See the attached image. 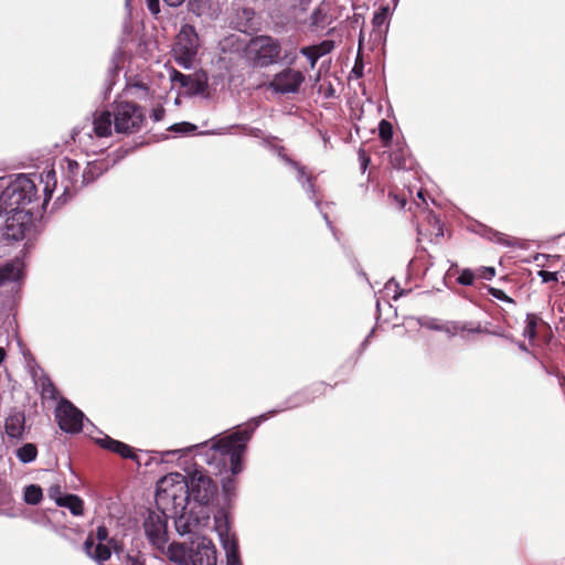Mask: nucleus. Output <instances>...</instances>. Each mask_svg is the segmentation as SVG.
<instances>
[{"label": "nucleus", "mask_w": 565, "mask_h": 565, "mask_svg": "<svg viewBox=\"0 0 565 565\" xmlns=\"http://www.w3.org/2000/svg\"><path fill=\"white\" fill-rule=\"evenodd\" d=\"M252 431L238 430L220 439H212L211 445L201 444L194 448L205 450L200 452L203 460L209 465L214 473H222L230 470L232 475L242 471V456L245 452L246 444L249 440Z\"/></svg>", "instance_id": "nucleus-1"}, {"label": "nucleus", "mask_w": 565, "mask_h": 565, "mask_svg": "<svg viewBox=\"0 0 565 565\" xmlns=\"http://www.w3.org/2000/svg\"><path fill=\"white\" fill-rule=\"evenodd\" d=\"M38 189L35 180L19 174L1 192L0 214H9L20 210H31L33 212L34 203L38 200Z\"/></svg>", "instance_id": "nucleus-2"}, {"label": "nucleus", "mask_w": 565, "mask_h": 565, "mask_svg": "<svg viewBox=\"0 0 565 565\" xmlns=\"http://www.w3.org/2000/svg\"><path fill=\"white\" fill-rule=\"evenodd\" d=\"M156 502L161 510L178 514L189 503L188 479L173 472L161 478L157 483Z\"/></svg>", "instance_id": "nucleus-3"}, {"label": "nucleus", "mask_w": 565, "mask_h": 565, "mask_svg": "<svg viewBox=\"0 0 565 565\" xmlns=\"http://www.w3.org/2000/svg\"><path fill=\"white\" fill-rule=\"evenodd\" d=\"M114 117L110 111H96L92 126L74 130L72 137L85 151L96 153L105 147L103 139L111 136Z\"/></svg>", "instance_id": "nucleus-4"}, {"label": "nucleus", "mask_w": 565, "mask_h": 565, "mask_svg": "<svg viewBox=\"0 0 565 565\" xmlns=\"http://www.w3.org/2000/svg\"><path fill=\"white\" fill-rule=\"evenodd\" d=\"M281 53V47L276 39L267 35L254 38L247 46V56L257 67H265L276 63Z\"/></svg>", "instance_id": "nucleus-5"}, {"label": "nucleus", "mask_w": 565, "mask_h": 565, "mask_svg": "<svg viewBox=\"0 0 565 565\" xmlns=\"http://www.w3.org/2000/svg\"><path fill=\"white\" fill-rule=\"evenodd\" d=\"M114 128L119 134H132L138 131L145 122L142 109L129 102H119L114 111Z\"/></svg>", "instance_id": "nucleus-6"}, {"label": "nucleus", "mask_w": 565, "mask_h": 565, "mask_svg": "<svg viewBox=\"0 0 565 565\" xmlns=\"http://www.w3.org/2000/svg\"><path fill=\"white\" fill-rule=\"evenodd\" d=\"M199 36L195 29L184 24L175 39L173 52L175 61L184 68H190L199 51Z\"/></svg>", "instance_id": "nucleus-7"}, {"label": "nucleus", "mask_w": 565, "mask_h": 565, "mask_svg": "<svg viewBox=\"0 0 565 565\" xmlns=\"http://www.w3.org/2000/svg\"><path fill=\"white\" fill-rule=\"evenodd\" d=\"M189 499L192 498L201 507L209 505L217 493V486L203 471L195 470L188 480Z\"/></svg>", "instance_id": "nucleus-8"}, {"label": "nucleus", "mask_w": 565, "mask_h": 565, "mask_svg": "<svg viewBox=\"0 0 565 565\" xmlns=\"http://www.w3.org/2000/svg\"><path fill=\"white\" fill-rule=\"evenodd\" d=\"M167 510L150 511L145 520L143 527L148 540L158 550L163 551L167 544Z\"/></svg>", "instance_id": "nucleus-9"}, {"label": "nucleus", "mask_w": 565, "mask_h": 565, "mask_svg": "<svg viewBox=\"0 0 565 565\" xmlns=\"http://www.w3.org/2000/svg\"><path fill=\"white\" fill-rule=\"evenodd\" d=\"M174 525L179 534H195L199 533L202 526L209 523V514L204 509H201L198 513L193 511L179 510L178 514H173Z\"/></svg>", "instance_id": "nucleus-10"}, {"label": "nucleus", "mask_w": 565, "mask_h": 565, "mask_svg": "<svg viewBox=\"0 0 565 565\" xmlns=\"http://www.w3.org/2000/svg\"><path fill=\"white\" fill-rule=\"evenodd\" d=\"M4 235L9 239L20 241L30 231L33 221L31 210H20L7 214Z\"/></svg>", "instance_id": "nucleus-11"}, {"label": "nucleus", "mask_w": 565, "mask_h": 565, "mask_svg": "<svg viewBox=\"0 0 565 565\" xmlns=\"http://www.w3.org/2000/svg\"><path fill=\"white\" fill-rule=\"evenodd\" d=\"M58 426L66 433H78L83 426L84 414L68 401H62L55 409Z\"/></svg>", "instance_id": "nucleus-12"}, {"label": "nucleus", "mask_w": 565, "mask_h": 565, "mask_svg": "<svg viewBox=\"0 0 565 565\" xmlns=\"http://www.w3.org/2000/svg\"><path fill=\"white\" fill-rule=\"evenodd\" d=\"M303 82L305 75L301 71L285 68L273 77L269 88L279 94H295Z\"/></svg>", "instance_id": "nucleus-13"}, {"label": "nucleus", "mask_w": 565, "mask_h": 565, "mask_svg": "<svg viewBox=\"0 0 565 565\" xmlns=\"http://www.w3.org/2000/svg\"><path fill=\"white\" fill-rule=\"evenodd\" d=\"M96 539L98 544L95 546V540L89 535L84 543V550L89 557L102 563L111 555L109 547L103 544L108 539V530L104 525L97 527Z\"/></svg>", "instance_id": "nucleus-14"}, {"label": "nucleus", "mask_w": 565, "mask_h": 565, "mask_svg": "<svg viewBox=\"0 0 565 565\" xmlns=\"http://www.w3.org/2000/svg\"><path fill=\"white\" fill-rule=\"evenodd\" d=\"M191 565H216V550L211 540L202 537L192 550Z\"/></svg>", "instance_id": "nucleus-15"}, {"label": "nucleus", "mask_w": 565, "mask_h": 565, "mask_svg": "<svg viewBox=\"0 0 565 565\" xmlns=\"http://www.w3.org/2000/svg\"><path fill=\"white\" fill-rule=\"evenodd\" d=\"M25 430V416L23 412L13 411L4 422V431L8 438L21 439Z\"/></svg>", "instance_id": "nucleus-16"}, {"label": "nucleus", "mask_w": 565, "mask_h": 565, "mask_svg": "<svg viewBox=\"0 0 565 565\" xmlns=\"http://www.w3.org/2000/svg\"><path fill=\"white\" fill-rule=\"evenodd\" d=\"M64 178L68 180L71 185H65L64 194H68L71 192V188H73L74 191L82 188L81 181H82V174L79 175V164L71 159H63L61 163Z\"/></svg>", "instance_id": "nucleus-17"}, {"label": "nucleus", "mask_w": 565, "mask_h": 565, "mask_svg": "<svg viewBox=\"0 0 565 565\" xmlns=\"http://www.w3.org/2000/svg\"><path fill=\"white\" fill-rule=\"evenodd\" d=\"M23 263L14 259L0 267V287L7 282L17 281L22 277Z\"/></svg>", "instance_id": "nucleus-18"}, {"label": "nucleus", "mask_w": 565, "mask_h": 565, "mask_svg": "<svg viewBox=\"0 0 565 565\" xmlns=\"http://www.w3.org/2000/svg\"><path fill=\"white\" fill-rule=\"evenodd\" d=\"M110 164L106 160H95L87 163L86 169L82 173L81 185L93 182L96 178L108 170Z\"/></svg>", "instance_id": "nucleus-19"}, {"label": "nucleus", "mask_w": 565, "mask_h": 565, "mask_svg": "<svg viewBox=\"0 0 565 565\" xmlns=\"http://www.w3.org/2000/svg\"><path fill=\"white\" fill-rule=\"evenodd\" d=\"M220 539L225 550L226 565H242L235 539L224 532H220Z\"/></svg>", "instance_id": "nucleus-20"}, {"label": "nucleus", "mask_w": 565, "mask_h": 565, "mask_svg": "<svg viewBox=\"0 0 565 565\" xmlns=\"http://www.w3.org/2000/svg\"><path fill=\"white\" fill-rule=\"evenodd\" d=\"M169 558L179 565H191L192 550L182 543H172L168 547Z\"/></svg>", "instance_id": "nucleus-21"}, {"label": "nucleus", "mask_w": 565, "mask_h": 565, "mask_svg": "<svg viewBox=\"0 0 565 565\" xmlns=\"http://www.w3.org/2000/svg\"><path fill=\"white\" fill-rule=\"evenodd\" d=\"M98 444L110 451H114L118 455H120L122 458H135L134 450L130 446L115 440L108 436H105L104 438L98 439Z\"/></svg>", "instance_id": "nucleus-22"}, {"label": "nucleus", "mask_w": 565, "mask_h": 565, "mask_svg": "<svg viewBox=\"0 0 565 565\" xmlns=\"http://www.w3.org/2000/svg\"><path fill=\"white\" fill-rule=\"evenodd\" d=\"M38 179L43 184V203L42 206L44 207L49 200L51 199V195L56 186V173L53 169H49L41 173Z\"/></svg>", "instance_id": "nucleus-23"}, {"label": "nucleus", "mask_w": 565, "mask_h": 565, "mask_svg": "<svg viewBox=\"0 0 565 565\" xmlns=\"http://www.w3.org/2000/svg\"><path fill=\"white\" fill-rule=\"evenodd\" d=\"M188 6L190 11L198 17L212 18L216 14L212 0H189Z\"/></svg>", "instance_id": "nucleus-24"}, {"label": "nucleus", "mask_w": 565, "mask_h": 565, "mask_svg": "<svg viewBox=\"0 0 565 565\" xmlns=\"http://www.w3.org/2000/svg\"><path fill=\"white\" fill-rule=\"evenodd\" d=\"M58 507L67 508L75 516L83 515L84 513V502L75 494H65L64 500L58 504Z\"/></svg>", "instance_id": "nucleus-25"}, {"label": "nucleus", "mask_w": 565, "mask_h": 565, "mask_svg": "<svg viewBox=\"0 0 565 565\" xmlns=\"http://www.w3.org/2000/svg\"><path fill=\"white\" fill-rule=\"evenodd\" d=\"M15 454L21 462L29 463L36 459L38 448L34 444L29 443L18 448Z\"/></svg>", "instance_id": "nucleus-26"}, {"label": "nucleus", "mask_w": 565, "mask_h": 565, "mask_svg": "<svg viewBox=\"0 0 565 565\" xmlns=\"http://www.w3.org/2000/svg\"><path fill=\"white\" fill-rule=\"evenodd\" d=\"M43 493L40 486L30 484L24 489V501L28 504H38L42 500Z\"/></svg>", "instance_id": "nucleus-27"}, {"label": "nucleus", "mask_w": 565, "mask_h": 565, "mask_svg": "<svg viewBox=\"0 0 565 565\" xmlns=\"http://www.w3.org/2000/svg\"><path fill=\"white\" fill-rule=\"evenodd\" d=\"M390 15V8L388 7H381L373 17V25L377 29H381L383 26L387 25V19Z\"/></svg>", "instance_id": "nucleus-28"}, {"label": "nucleus", "mask_w": 565, "mask_h": 565, "mask_svg": "<svg viewBox=\"0 0 565 565\" xmlns=\"http://www.w3.org/2000/svg\"><path fill=\"white\" fill-rule=\"evenodd\" d=\"M539 318L534 315H527L526 316V326L523 330V335L525 338H529L530 340H533L536 334V327H537Z\"/></svg>", "instance_id": "nucleus-29"}, {"label": "nucleus", "mask_w": 565, "mask_h": 565, "mask_svg": "<svg viewBox=\"0 0 565 565\" xmlns=\"http://www.w3.org/2000/svg\"><path fill=\"white\" fill-rule=\"evenodd\" d=\"M169 7H179L184 2V0H162ZM148 9L153 14H158L160 12L159 0H147Z\"/></svg>", "instance_id": "nucleus-30"}, {"label": "nucleus", "mask_w": 565, "mask_h": 565, "mask_svg": "<svg viewBox=\"0 0 565 565\" xmlns=\"http://www.w3.org/2000/svg\"><path fill=\"white\" fill-rule=\"evenodd\" d=\"M170 78L173 83H179L182 87H190L193 78L190 75H184L178 71H172Z\"/></svg>", "instance_id": "nucleus-31"}, {"label": "nucleus", "mask_w": 565, "mask_h": 565, "mask_svg": "<svg viewBox=\"0 0 565 565\" xmlns=\"http://www.w3.org/2000/svg\"><path fill=\"white\" fill-rule=\"evenodd\" d=\"M301 54L309 58L310 66L313 68L318 58H320V53H318L315 46H306L301 49Z\"/></svg>", "instance_id": "nucleus-32"}, {"label": "nucleus", "mask_w": 565, "mask_h": 565, "mask_svg": "<svg viewBox=\"0 0 565 565\" xmlns=\"http://www.w3.org/2000/svg\"><path fill=\"white\" fill-rule=\"evenodd\" d=\"M392 125L386 120H382L380 124V137L387 143L392 139Z\"/></svg>", "instance_id": "nucleus-33"}, {"label": "nucleus", "mask_w": 565, "mask_h": 565, "mask_svg": "<svg viewBox=\"0 0 565 565\" xmlns=\"http://www.w3.org/2000/svg\"><path fill=\"white\" fill-rule=\"evenodd\" d=\"M49 497L58 505L65 498L60 486H52L47 491Z\"/></svg>", "instance_id": "nucleus-34"}, {"label": "nucleus", "mask_w": 565, "mask_h": 565, "mask_svg": "<svg viewBox=\"0 0 565 565\" xmlns=\"http://www.w3.org/2000/svg\"><path fill=\"white\" fill-rule=\"evenodd\" d=\"M475 274L470 269H463L458 277V282L465 286H470L473 284Z\"/></svg>", "instance_id": "nucleus-35"}, {"label": "nucleus", "mask_w": 565, "mask_h": 565, "mask_svg": "<svg viewBox=\"0 0 565 565\" xmlns=\"http://www.w3.org/2000/svg\"><path fill=\"white\" fill-rule=\"evenodd\" d=\"M56 390L49 380L42 382V395L47 398H55Z\"/></svg>", "instance_id": "nucleus-36"}, {"label": "nucleus", "mask_w": 565, "mask_h": 565, "mask_svg": "<svg viewBox=\"0 0 565 565\" xmlns=\"http://www.w3.org/2000/svg\"><path fill=\"white\" fill-rule=\"evenodd\" d=\"M196 127L190 122L175 124L171 127V130L175 132H192Z\"/></svg>", "instance_id": "nucleus-37"}, {"label": "nucleus", "mask_w": 565, "mask_h": 565, "mask_svg": "<svg viewBox=\"0 0 565 565\" xmlns=\"http://www.w3.org/2000/svg\"><path fill=\"white\" fill-rule=\"evenodd\" d=\"M326 18V12L322 8H317L311 14V23L315 25H319L323 23Z\"/></svg>", "instance_id": "nucleus-38"}, {"label": "nucleus", "mask_w": 565, "mask_h": 565, "mask_svg": "<svg viewBox=\"0 0 565 565\" xmlns=\"http://www.w3.org/2000/svg\"><path fill=\"white\" fill-rule=\"evenodd\" d=\"M491 239L495 241L499 244L511 246L512 242L503 234L493 232Z\"/></svg>", "instance_id": "nucleus-39"}, {"label": "nucleus", "mask_w": 565, "mask_h": 565, "mask_svg": "<svg viewBox=\"0 0 565 565\" xmlns=\"http://www.w3.org/2000/svg\"><path fill=\"white\" fill-rule=\"evenodd\" d=\"M435 329L445 331L446 333H448L450 335H455V334L459 333V324H457V323L447 324V326H443V327H435Z\"/></svg>", "instance_id": "nucleus-40"}, {"label": "nucleus", "mask_w": 565, "mask_h": 565, "mask_svg": "<svg viewBox=\"0 0 565 565\" xmlns=\"http://www.w3.org/2000/svg\"><path fill=\"white\" fill-rule=\"evenodd\" d=\"M315 47L317 49L318 53H320V57H321L331 51L332 44L328 41H324L320 45H317Z\"/></svg>", "instance_id": "nucleus-41"}, {"label": "nucleus", "mask_w": 565, "mask_h": 565, "mask_svg": "<svg viewBox=\"0 0 565 565\" xmlns=\"http://www.w3.org/2000/svg\"><path fill=\"white\" fill-rule=\"evenodd\" d=\"M495 270L493 267H483L480 269L479 276L483 279L490 280L494 276Z\"/></svg>", "instance_id": "nucleus-42"}, {"label": "nucleus", "mask_w": 565, "mask_h": 565, "mask_svg": "<svg viewBox=\"0 0 565 565\" xmlns=\"http://www.w3.org/2000/svg\"><path fill=\"white\" fill-rule=\"evenodd\" d=\"M480 332V327L477 328H469L467 324H459V332Z\"/></svg>", "instance_id": "nucleus-43"}, {"label": "nucleus", "mask_w": 565, "mask_h": 565, "mask_svg": "<svg viewBox=\"0 0 565 565\" xmlns=\"http://www.w3.org/2000/svg\"><path fill=\"white\" fill-rule=\"evenodd\" d=\"M188 450H190V448H188ZM184 451H186V449H178V450L164 451V452H162V460H168L167 457L170 456V455L181 454V452H184Z\"/></svg>", "instance_id": "nucleus-44"}, {"label": "nucleus", "mask_w": 565, "mask_h": 565, "mask_svg": "<svg viewBox=\"0 0 565 565\" xmlns=\"http://www.w3.org/2000/svg\"><path fill=\"white\" fill-rule=\"evenodd\" d=\"M130 565H146L140 556H129Z\"/></svg>", "instance_id": "nucleus-45"}, {"label": "nucleus", "mask_w": 565, "mask_h": 565, "mask_svg": "<svg viewBox=\"0 0 565 565\" xmlns=\"http://www.w3.org/2000/svg\"><path fill=\"white\" fill-rule=\"evenodd\" d=\"M291 163H292V164L298 169V172H299V181H301V180H302V178L305 177L303 169H302V168H300V167H298V164H297V163H294V162H291Z\"/></svg>", "instance_id": "nucleus-46"}, {"label": "nucleus", "mask_w": 565, "mask_h": 565, "mask_svg": "<svg viewBox=\"0 0 565 565\" xmlns=\"http://www.w3.org/2000/svg\"><path fill=\"white\" fill-rule=\"evenodd\" d=\"M492 295H493V296H495V297H498V298H501V297L503 296V292H502L501 290H495V289H493V290H492Z\"/></svg>", "instance_id": "nucleus-47"}, {"label": "nucleus", "mask_w": 565, "mask_h": 565, "mask_svg": "<svg viewBox=\"0 0 565 565\" xmlns=\"http://www.w3.org/2000/svg\"><path fill=\"white\" fill-rule=\"evenodd\" d=\"M4 356H6V352H4V350L2 348H0V364L4 360Z\"/></svg>", "instance_id": "nucleus-48"}, {"label": "nucleus", "mask_w": 565, "mask_h": 565, "mask_svg": "<svg viewBox=\"0 0 565 565\" xmlns=\"http://www.w3.org/2000/svg\"><path fill=\"white\" fill-rule=\"evenodd\" d=\"M519 348H520V350H522V351H527V348L525 347V344H524V343H519Z\"/></svg>", "instance_id": "nucleus-49"}, {"label": "nucleus", "mask_w": 565, "mask_h": 565, "mask_svg": "<svg viewBox=\"0 0 565 565\" xmlns=\"http://www.w3.org/2000/svg\"><path fill=\"white\" fill-rule=\"evenodd\" d=\"M392 162H393V164H394L395 167L401 168V164H399V163H396V158H395V157H393V158H392Z\"/></svg>", "instance_id": "nucleus-50"}, {"label": "nucleus", "mask_w": 565, "mask_h": 565, "mask_svg": "<svg viewBox=\"0 0 565 565\" xmlns=\"http://www.w3.org/2000/svg\"><path fill=\"white\" fill-rule=\"evenodd\" d=\"M266 418H267V416H266V415H262V416L257 419L256 425H257L259 422L265 420Z\"/></svg>", "instance_id": "nucleus-51"}, {"label": "nucleus", "mask_w": 565, "mask_h": 565, "mask_svg": "<svg viewBox=\"0 0 565 565\" xmlns=\"http://www.w3.org/2000/svg\"><path fill=\"white\" fill-rule=\"evenodd\" d=\"M306 182L308 183V188L311 189L312 188V184L310 183V180L307 179Z\"/></svg>", "instance_id": "nucleus-52"}, {"label": "nucleus", "mask_w": 565, "mask_h": 565, "mask_svg": "<svg viewBox=\"0 0 565 565\" xmlns=\"http://www.w3.org/2000/svg\"><path fill=\"white\" fill-rule=\"evenodd\" d=\"M543 275H544V276H545V275L553 276V274H550V273H547V271H543Z\"/></svg>", "instance_id": "nucleus-53"}, {"label": "nucleus", "mask_w": 565, "mask_h": 565, "mask_svg": "<svg viewBox=\"0 0 565 565\" xmlns=\"http://www.w3.org/2000/svg\"><path fill=\"white\" fill-rule=\"evenodd\" d=\"M418 196L423 198V192L422 191L418 192Z\"/></svg>", "instance_id": "nucleus-54"}]
</instances>
